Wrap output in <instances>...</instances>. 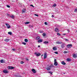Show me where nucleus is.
<instances>
[{"label": "nucleus", "mask_w": 77, "mask_h": 77, "mask_svg": "<svg viewBox=\"0 0 77 77\" xmlns=\"http://www.w3.org/2000/svg\"><path fill=\"white\" fill-rule=\"evenodd\" d=\"M3 72L5 74H8V72L7 70H3Z\"/></svg>", "instance_id": "obj_6"}, {"label": "nucleus", "mask_w": 77, "mask_h": 77, "mask_svg": "<svg viewBox=\"0 0 77 77\" xmlns=\"http://www.w3.org/2000/svg\"><path fill=\"white\" fill-rule=\"evenodd\" d=\"M43 56V55H41V57H42V56Z\"/></svg>", "instance_id": "obj_52"}, {"label": "nucleus", "mask_w": 77, "mask_h": 77, "mask_svg": "<svg viewBox=\"0 0 77 77\" xmlns=\"http://www.w3.org/2000/svg\"><path fill=\"white\" fill-rule=\"evenodd\" d=\"M9 41V39H5V41L6 42H8V41Z\"/></svg>", "instance_id": "obj_24"}, {"label": "nucleus", "mask_w": 77, "mask_h": 77, "mask_svg": "<svg viewBox=\"0 0 77 77\" xmlns=\"http://www.w3.org/2000/svg\"><path fill=\"white\" fill-rule=\"evenodd\" d=\"M24 41L25 42H28V40L27 39H24Z\"/></svg>", "instance_id": "obj_25"}, {"label": "nucleus", "mask_w": 77, "mask_h": 77, "mask_svg": "<svg viewBox=\"0 0 77 77\" xmlns=\"http://www.w3.org/2000/svg\"><path fill=\"white\" fill-rule=\"evenodd\" d=\"M34 54L36 55V56L37 57L41 55V54L40 53L37 54V53L36 52Z\"/></svg>", "instance_id": "obj_4"}, {"label": "nucleus", "mask_w": 77, "mask_h": 77, "mask_svg": "<svg viewBox=\"0 0 77 77\" xmlns=\"http://www.w3.org/2000/svg\"><path fill=\"white\" fill-rule=\"evenodd\" d=\"M14 76H15V77H17L18 76L17 75H15Z\"/></svg>", "instance_id": "obj_43"}, {"label": "nucleus", "mask_w": 77, "mask_h": 77, "mask_svg": "<svg viewBox=\"0 0 77 77\" xmlns=\"http://www.w3.org/2000/svg\"><path fill=\"white\" fill-rule=\"evenodd\" d=\"M46 35V34L45 33H43L42 34V35L43 36H45V35Z\"/></svg>", "instance_id": "obj_31"}, {"label": "nucleus", "mask_w": 77, "mask_h": 77, "mask_svg": "<svg viewBox=\"0 0 77 77\" xmlns=\"http://www.w3.org/2000/svg\"><path fill=\"white\" fill-rule=\"evenodd\" d=\"M63 35L64 36H65V35H66V34H63Z\"/></svg>", "instance_id": "obj_46"}, {"label": "nucleus", "mask_w": 77, "mask_h": 77, "mask_svg": "<svg viewBox=\"0 0 77 77\" xmlns=\"http://www.w3.org/2000/svg\"><path fill=\"white\" fill-rule=\"evenodd\" d=\"M40 45H38V48H40Z\"/></svg>", "instance_id": "obj_48"}, {"label": "nucleus", "mask_w": 77, "mask_h": 77, "mask_svg": "<svg viewBox=\"0 0 77 77\" xmlns=\"http://www.w3.org/2000/svg\"><path fill=\"white\" fill-rule=\"evenodd\" d=\"M67 31L68 32H70L69 29H67Z\"/></svg>", "instance_id": "obj_41"}, {"label": "nucleus", "mask_w": 77, "mask_h": 77, "mask_svg": "<svg viewBox=\"0 0 77 77\" xmlns=\"http://www.w3.org/2000/svg\"><path fill=\"white\" fill-rule=\"evenodd\" d=\"M29 23H30V22H26L25 23V24H29Z\"/></svg>", "instance_id": "obj_27"}, {"label": "nucleus", "mask_w": 77, "mask_h": 77, "mask_svg": "<svg viewBox=\"0 0 77 77\" xmlns=\"http://www.w3.org/2000/svg\"><path fill=\"white\" fill-rule=\"evenodd\" d=\"M33 27V26L32 25L31 26H30V27Z\"/></svg>", "instance_id": "obj_50"}, {"label": "nucleus", "mask_w": 77, "mask_h": 77, "mask_svg": "<svg viewBox=\"0 0 77 77\" xmlns=\"http://www.w3.org/2000/svg\"><path fill=\"white\" fill-rule=\"evenodd\" d=\"M54 53L57 54H58V53L57 52H54Z\"/></svg>", "instance_id": "obj_32"}, {"label": "nucleus", "mask_w": 77, "mask_h": 77, "mask_svg": "<svg viewBox=\"0 0 77 77\" xmlns=\"http://www.w3.org/2000/svg\"><path fill=\"white\" fill-rule=\"evenodd\" d=\"M1 63H5V60H1L0 61Z\"/></svg>", "instance_id": "obj_15"}, {"label": "nucleus", "mask_w": 77, "mask_h": 77, "mask_svg": "<svg viewBox=\"0 0 77 77\" xmlns=\"http://www.w3.org/2000/svg\"><path fill=\"white\" fill-rule=\"evenodd\" d=\"M5 25H6V26H7V27L8 29H9L11 28V26H10V25H9L8 23H6Z\"/></svg>", "instance_id": "obj_10"}, {"label": "nucleus", "mask_w": 77, "mask_h": 77, "mask_svg": "<svg viewBox=\"0 0 77 77\" xmlns=\"http://www.w3.org/2000/svg\"><path fill=\"white\" fill-rule=\"evenodd\" d=\"M42 42V39H40V40H38V42Z\"/></svg>", "instance_id": "obj_22"}, {"label": "nucleus", "mask_w": 77, "mask_h": 77, "mask_svg": "<svg viewBox=\"0 0 77 77\" xmlns=\"http://www.w3.org/2000/svg\"><path fill=\"white\" fill-rule=\"evenodd\" d=\"M22 44H23L24 45H26V43L25 42H23Z\"/></svg>", "instance_id": "obj_30"}, {"label": "nucleus", "mask_w": 77, "mask_h": 77, "mask_svg": "<svg viewBox=\"0 0 77 77\" xmlns=\"http://www.w3.org/2000/svg\"><path fill=\"white\" fill-rule=\"evenodd\" d=\"M57 35H58V36H60V34L59 33H57Z\"/></svg>", "instance_id": "obj_33"}, {"label": "nucleus", "mask_w": 77, "mask_h": 77, "mask_svg": "<svg viewBox=\"0 0 77 77\" xmlns=\"http://www.w3.org/2000/svg\"><path fill=\"white\" fill-rule=\"evenodd\" d=\"M67 48H71L72 47V44L68 45L67 46Z\"/></svg>", "instance_id": "obj_7"}, {"label": "nucleus", "mask_w": 77, "mask_h": 77, "mask_svg": "<svg viewBox=\"0 0 77 77\" xmlns=\"http://www.w3.org/2000/svg\"><path fill=\"white\" fill-rule=\"evenodd\" d=\"M54 31H55V32H59V30L57 28H55V29H54Z\"/></svg>", "instance_id": "obj_9"}, {"label": "nucleus", "mask_w": 77, "mask_h": 77, "mask_svg": "<svg viewBox=\"0 0 77 77\" xmlns=\"http://www.w3.org/2000/svg\"><path fill=\"white\" fill-rule=\"evenodd\" d=\"M26 10V9L25 8L23 9L22 11L23 13H25V11Z\"/></svg>", "instance_id": "obj_19"}, {"label": "nucleus", "mask_w": 77, "mask_h": 77, "mask_svg": "<svg viewBox=\"0 0 77 77\" xmlns=\"http://www.w3.org/2000/svg\"><path fill=\"white\" fill-rule=\"evenodd\" d=\"M8 34L9 35H11L12 34V33L11 32H8Z\"/></svg>", "instance_id": "obj_23"}, {"label": "nucleus", "mask_w": 77, "mask_h": 77, "mask_svg": "<svg viewBox=\"0 0 77 77\" xmlns=\"http://www.w3.org/2000/svg\"><path fill=\"white\" fill-rule=\"evenodd\" d=\"M10 17H11V18L14 19V17L13 15H12V16H10Z\"/></svg>", "instance_id": "obj_26"}, {"label": "nucleus", "mask_w": 77, "mask_h": 77, "mask_svg": "<svg viewBox=\"0 0 77 77\" xmlns=\"http://www.w3.org/2000/svg\"><path fill=\"white\" fill-rule=\"evenodd\" d=\"M68 52L67 51H64V53H68Z\"/></svg>", "instance_id": "obj_38"}, {"label": "nucleus", "mask_w": 77, "mask_h": 77, "mask_svg": "<svg viewBox=\"0 0 77 77\" xmlns=\"http://www.w3.org/2000/svg\"><path fill=\"white\" fill-rule=\"evenodd\" d=\"M61 63H62V64L64 65H66V63H65L64 62H63V61L61 62Z\"/></svg>", "instance_id": "obj_14"}, {"label": "nucleus", "mask_w": 77, "mask_h": 77, "mask_svg": "<svg viewBox=\"0 0 77 77\" xmlns=\"http://www.w3.org/2000/svg\"><path fill=\"white\" fill-rule=\"evenodd\" d=\"M7 16H8V17H9V14H7Z\"/></svg>", "instance_id": "obj_47"}, {"label": "nucleus", "mask_w": 77, "mask_h": 77, "mask_svg": "<svg viewBox=\"0 0 77 77\" xmlns=\"http://www.w3.org/2000/svg\"><path fill=\"white\" fill-rule=\"evenodd\" d=\"M26 60H27L28 61L29 60L27 58H26Z\"/></svg>", "instance_id": "obj_37"}, {"label": "nucleus", "mask_w": 77, "mask_h": 77, "mask_svg": "<svg viewBox=\"0 0 77 77\" xmlns=\"http://www.w3.org/2000/svg\"><path fill=\"white\" fill-rule=\"evenodd\" d=\"M58 63H57L56 59L54 60V66H57L58 65Z\"/></svg>", "instance_id": "obj_2"}, {"label": "nucleus", "mask_w": 77, "mask_h": 77, "mask_svg": "<svg viewBox=\"0 0 77 77\" xmlns=\"http://www.w3.org/2000/svg\"><path fill=\"white\" fill-rule=\"evenodd\" d=\"M40 38L39 36H37L36 38V40H40Z\"/></svg>", "instance_id": "obj_12"}, {"label": "nucleus", "mask_w": 77, "mask_h": 77, "mask_svg": "<svg viewBox=\"0 0 77 77\" xmlns=\"http://www.w3.org/2000/svg\"><path fill=\"white\" fill-rule=\"evenodd\" d=\"M49 43V42H48V41H45L44 42V43H43L44 44H48Z\"/></svg>", "instance_id": "obj_17"}, {"label": "nucleus", "mask_w": 77, "mask_h": 77, "mask_svg": "<svg viewBox=\"0 0 77 77\" xmlns=\"http://www.w3.org/2000/svg\"><path fill=\"white\" fill-rule=\"evenodd\" d=\"M66 60L68 62H70V61H71V59H70V58H67Z\"/></svg>", "instance_id": "obj_21"}, {"label": "nucleus", "mask_w": 77, "mask_h": 77, "mask_svg": "<svg viewBox=\"0 0 77 77\" xmlns=\"http://www.w3.org/2000/svg\"><path fill=\"white\" fill-rule=\"evenodd\" d=\"M32 72H33L34 73H36V71L35 69H32Z\"/></svg>", "instance_id": "obj_11"}, {"label": "nucleus", "mask_w": 77, "mask_h": 77, "mask_svg": "<svg viewBox=\"0 0 77 77\" xmlns=\"http://www.w3.org/2000/svg\"><path fill=\"white\" fill-rule=\"evenodd\" d=\"M29 1H30V0H29Z\"/></svg>", "instance_id": "obj_55"}, {"label": "nucleus", "mask_w": 77, "mask_h": 77, "mask_svg": "<svg viewBox=\"0 0 77 77\" xmlns=\"http://www.w3.org/2000/svg\"><path fill=\"white\" fill-rule=\"evenodd\" d=\"M34 15L36 16H37V17H38V14H34Z\"/></svg>", "instance_id": "obj_40"}, {"label": "nucleus", "mask_w": 77, "mask_h": 77, "mask_svg": "<svg viewBox=\"0 0 77 77\" xmlns=\"http://www.w3.org/2000/svg\"><path fill=\"white\" fill-rule=\"evenodd\" d=\"M40 33H42V32H40Z\"/></svg>", "instance_id": "obj_53"}, {"label": "nucleus", "mask_w": 77, "mask_h": 77, "mask_svg": "<svg viewBox=\"0 0 77 77\" xmlns=\"http://www.w3.org/2000/svg\"><path fill=\"white\" fill-rule=\"evenodd\" d=\"M65 45L64 44H63L62 45H61V47L62 48H63L65 47Z\"/></svg>", "instance_id": "obj_13"}, {"label": "nucleus", "mask_w": 77, "mask_h": 77, "mask_svg": "<svg viewBox=\"0 0 77 77\" xmlns=\"http://www.w3.org/2000/svg\"><path fill=\"white\" fill-rule=\"evenodd\" d=\"M53 67H54V65H51L48 67L46 68V69L48 71L50 70H51V69Z\"/></svg>", "instance_id": "obj_1"}, {"label": "nucleus", "mask_w": 77, "mask_h": 77, "mask_svg": "<svg viewBox=\"0 0 77 77\" xmlns=\"http://www.w3.org/2000/svg\"><path fill=\"white\" fill-rule=\"evenodd\" d=\"M77 57V55L76 54H73V57L74 58H76Z\"/></svg>", "instance_id": "obj_8"}, {"label": "nucleus", "mask_w": 77, "mask_h": 77, "mask_svg": "<svg viewBox=\"0 0 77 77\" xmlns=\"http://www.w3.org/2000/svg\"><path fill=\"white\" fill-rule=\"evenodd\" d=\"M30 6L31 7H32L33 8H35V7L33 6V5H30Z\"/></svg>", "instance_id": "obj_35"}, {"label": "nucleus", "mask_w": 77, "mask_h": 77, "mask_svg": "<svg viewBox=\"0 0 77 77\" xmlns=\"http://www.w3.org/2000/svg\"><path fill=\"white\" fill-rule=\"evenodd\" d=\"M77 11V9H74V12H76Z\"/></svg>", "instance_id": "obj_29"}, {"label": "nucleus", "mask_w": 77, "mask_h": 77, "mask_svg": "<svg viewBox=\"0 0 77 77\" xmlns=\"http://www.w3.org/2000/svg\"><path fill=\"white\" fill-rule=\"evenodd\" d=\"M54 17V16L53 15H52V18H53V17Z\"/></svg>", "instance_id": "obj_45"}, {"label": "nucleus", "mask_w": 77, "mask_h": 77, "mask_svg": "<svg viewBox=\"0 0 77 77\" xmlns=\"http://www.w3.org/2000/svg\"><path fill=\"white\" fill-rule=\"evenodd\" d=\"M53 49L54 50V51H56L57 50V48L55 47H54L53 48Z\"/></svg>", "instance_id": "obj_16"}, {"label": "nucleus", "mask_w": 77, "mask_h": 77, "mask_svg": "<svg viewBox=\"0 0 77 77\" xmlns=\"http://www.w3.org/2000/svg\"><path fill=\"white\" fill-rule=\"evenodd\" d=\"M7 68L9 69H13L15 68V67H14L12 66H8Z\"/></svg>", "instance_id": "obj_3"}, {"label": "nucleus", "mask_w": 77, "mask_h": 77, "mask_svg": "<svg viewBox=\"0 0 77 77\" xmlns=\"http://www.w3.org/2000/svg\"><path fill=\"white\" fill-rule=\"evenodd\" d=\"M65 40L66 41H68V39H65Z\"/></svg>", "instance_id": "obj_49"}, {"label": "nucleus", "mask_w": 77, "mask_h": 77, "mask_svg": "<svg viewBox=\"0 0 77 77\" xmlns=\"http://www.w3.org/2000/svg\"><path fill=\"white\" fill-rule=\"evenodd\" d=\"M48 73H49L51 74V75H53V72H48Z\"/></svg>", "instance_id": "obj_28"}, {"label": "nucleus", "mask_w": 77, "mask_h": 77, "mask_svg": "<svg viewBox=\"0 0 77 77\" xmlns=\"http://www.w3.org/2000/svg\"><path fill=\"white\" fill-rule=\"evenodd\" d=\"M12 50L13 51H15V49H12Z\"/></svg>", "instance_id": "obj_42"}, {"label": "nucleus", "mask_w": 77, "mask_h": 77, "mask_svg": "<svg viewBox=\"0 0 77 77\" xmlns=\"http://www.w3.org/2000/svg\"><path fill=\"white\" fill-rule=\"evenodd\" d=\"M57 5L56 4H54L53 5H52V7L53 8H54L56 7Z\"/></svg>", "instance_id": "obj_20"}, {"label": "nucleus", "mask_w": 77, "mask_h": 77, "mask_svg": "<svg viewBox=\"0 0 77 77\" xmlns=\"http://www.w3.org/2000/svg\"><path fill=\"white\" fill-rule=\"evenodd\" d=\"M17 77H22L21 75L18 76Z\"/></svg>", "instance_id": "obj_44"}, {"label": "nucleus", "mask_w": 77, "mask_h": 77, "mask_svg": "<svg viewBox=\"0 0 77 77\" xmlns=\"http://www.w3.org/2000/svg\"><path fill=\"white\" fill-rule=\"evenodd\" d=\"M47 53L46 52H45L44 57V59H46L47 57Z\"/></svg>", "instance_id": "obj_5"}, {"label": "nucleus", "mask_w": 77, "mask_h": 77, "mask_svg": "<svg viewBox=\"0 0 77 77\" xmlns=\"http://www.w3.org/2000/svg\"><path fill=\"white\" fill-rule=\"evenodd\" d=\"M7 8H10V6H9V5H7Z\"/></svg>", "instance_id": "obj_39"}, {"label": "nucleus", "mask_w": 77, "mask_h": 77, "mask_svg": "<svg viewBox=\"0 0 77 77\" xmlns=\"http://www.w3.org/2000/svg\"><path fill=\"white\" fill-rule=\"evenodd\" d=\"M45 25H48V24L46 22H45Z\"/></svg>", "instance_id": "obj_34"}, {"label": "nucleus", "mask_w": 77, "mask_h": 77, "mask_svg": "<svg viewBox=\"0 0 77 77\" xmlns=\"http://www.w3.org/2000/svg\"><path fill=\"white\" fill-rule=\"evenodd\" d=\"M23 63H24V62L23 61H22L20 62V63L21 64H23Z\"/></svg>", "instance_id": "obj_36"}, {"label": "nucleus", "mask_w": 77, "mask_h": 77, "mask_svg": "<svg viewBox=\"0 0 77 77\" xmlns=\"http://www.w3.org/2000/svg\"><path fill=\"white\" fill-rule=\"evenodd\" d=\"M66 50H67V49H66Z\"/></svg>", "instance_id": "obj_54"}, {"label": "nucleus", "mask_w": 77, "mask_h": 77, "mask_svg": "<svg viewBox=\"0 0 77 77\" xmlns=\"http://www.w3.org/2000/svg\"><path fill=\"white\" fill-rule=\"evenodd\" d=\"M29 27H31V25H29Z\"/></svg>", "instance_id": "obj_51"}, {"label": "nucleus", "mask_w": 77, "mask_h": 77, "mask_svg": "<svg viewBox=\"0 0 77 77\" xmlns=\"http://www.w3.org/2000/svg\"><path fill=\"white\" fill-rule=\"evenodd\" d=\"M56 43L57 44H61L62 43V42H60L57 41L56 42Z\"/></svg>", "instance_id": "obj_18"}]
</instances>
